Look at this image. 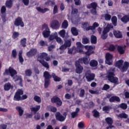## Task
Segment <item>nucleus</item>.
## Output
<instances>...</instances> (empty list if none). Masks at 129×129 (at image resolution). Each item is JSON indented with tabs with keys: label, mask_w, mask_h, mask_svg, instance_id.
I'll use <instances>...</instances> for the list:
<instances>
[{
	"label": "nucleus",
	"mask_w": 129,
	"mask_h": 129,
	"mask_svg": "<svg viewBox=\"0 0 129 129\" xmlns=\"http://www.w3.org/2000/svg\"><path fill=\"white\" fill-rule=\"evenodd\" d=\"M43 77H44V88H48L49 85H50V79L52 77L55 82H60L61 81V78L56 76V74L54 73L51 75L49 72L45 71L43 73Z\"/></svg>",
	"instance_id": "obj_1"
},
{
	"label": "nucleus",
	"mask_w": 129,
	"mask_h": 129,
	"mask_svg": "<svg viewBox=\"0 0 129 129\" xmlns=\"http://www.w3.org/2000/svg\"><path fill=\"white\" fill-rule=\"evenodd\" d=\"M115 76V74H114V71L112 72H109L107 74V77L108 80L111 83H114V84H118V78Z\"/></svg>",
	"instance_id": "obj_2"
},
{
	"label": "nucleus",
	"mask_w": 129,
	"mask_h": 129,
	"mask_svg": "<svg viewBox=\"0 0 129 129\" xmlns=\"http://www.w3.org/2000/svg\"><path fill=\"white\" fill-rule=\"evenodd\" d=\"M111 29H113V26L112 24H107V26L104 29L102 34L101 36L102 40H105L107 38V33L110 31Z\"/></svg>",
	"instance_id": "obj_3"
},
{
	"label": "nucleus",
	"mask_w": 129,
	"mask_h": 129,
	"mask_svg": "<svg viewBox=\"0 0 129 129\" xmlns=\"http://www.w3.org/2000/svg\"><path fill=\"white\" fill-rule=\"evenodd\" d=\"M87 8L89 10H90V9H92L90 10V13L91 14H92V15H94V16H95V15H97V3H96V2H93L90 4L88 5Z\"/></svg>",
	"instance_id": "obj_4"
},
{
	"label": "nucleus",
	"mask_w": 129,
	"mask_h": 129,
	"mask_svg": "<svg viewBox=\"0 0 129 129\" xmlns=\"http://www.w3.org/2000/svg\"><path fill=\"white\" fill-rule=\"evenodd\" d=\"M42 29H45V30L42 32V35L44 38H48L50 37V34H51V31H50V29L49 26L46 23H44L42 25Z\"/></svg>",
	"instance_id": "obj_5"
},
{
	"label": "nucleus",
	"mask_w": 129,
	"mask_h": 129,
	"mask_svg": "<svg viewBox=\"0 0 129 129\" xmlns=\"http://www.w3.org/2000/svg\"><path fill=\"white\" fill-rule=\"evenodd\" d=\"M24 94V91L22 89H18L16 92L15 94L14 97V100L15 101H20L22 100V96Z\"/></svg>",
	"instance_id": "obj_6"
},
{
	"label": "nucleus",
	"mask_w": 129,
	"mask_h": 129,
	"mask_svg": "<svg viewBox=\"0 0 129 129\" xmlns=\"http://www.w3.org/2000/svg\"><path fill=\"white\" fill-rule=\"evenodd\" d=\"M9 74L11 75V77H14L15 75H17L18 73L16 70L14 69V68L10 67L8 69H6L5 72L3 73V75H9Z\"/></svg>",
	"instance_id": "obj_7"
},
{
	"label": "nucleus",
	"mask_w": 129,
	"mask_h": 129,
	"mask_svg": "<svg viewBox=\"0 0 129 129\" xmlns=\"http://www.w3.org/2000/svg\"><path fill=\"white\" fill-rule=\"evenodd\" d=\"M63 116L61 114V113H60V112H57L55 113V118L57 120H58V121H64L65 119H66V117L67 116V112H63Z\"/></svg>",
	"instance_id": "obj_8"
},
{
	"label": "nucleus",
	"mask_w": 129,
	"mask_h": 129,
	"mask_svg": "<svg viewBox=\"0 0 129 129\" xmlns=\"http://www.w3.org/2000/svg\"><path fill=\"white\" fill-rule=\"evenodd\" d=\"M85 76H86L88 82H91V81L94 80V78H95V75L94 74H92L91 71L89 70H88L85 73Z\"/></svg>",
	"instance_id": "obj_9"
},
{
	"label": "nucleus",
	"mask_w": 129,
	"mask_h": 129,
	"mask_svg": "<svg viewBox=\"0 0 129 129\" xmlns=\"http://www.w3.org/2000/svg\"><path fill=\"white\" fill-rule=\"evenodd\" d=\"M14 26L16 27L20 26L22 28H24L25 27V24L24 23V21H23V18L20 17H17L14 21Z\"/></svg>",
	"instance_id": "obj_10"
},
{
	"label": "nucleus",
	"mask_w": 129,
	"mask_h": 129,
	"mask_svg": "<svg viewBox=\"0 0 129 129\" xmlns=\"http://www.w3.org/2000/svg\"><path fill=\"white\" fill-rule=\"evenodd\" d=\"M112 58H113V56L112 54H110L109 52H107L105 56V63L108 65L111 66L112 65Z\"/></svg>",
	"instance_id": "obj_11"
},
{
	"label": "nucleus",
	"mask_w": 129,
	"mask_h": 129,
	"mask_svg": "<svg viewBox=\"0 0 129 129\" xmlns=\"http://www.w3.org/2000/svg\"><path fill=\"white\" fill-rule=\"evenodd\" d=\"M51 102L52 103H56L57 106H61L62 105V101L57 96H53L51 99Z\"/></svg>",
	"instance_id": "obj_12"
},
{
	"label": "nucleus",
	"mask_w": 129,
	"mask_h": 129,
	"mask_svg": "<svg viewBox=\"0 0 129 129\" xmlns=\"http://www.w3.org/2000/svg\"><path fill=\"white\" fill-rule=\"evenodd\" d=\"M75 67H76V73L77 74H81L83 71V67L80 64L79 61L77 60L75 62Z\"/></svg>",
	"instance_id": "obj_13"
},
{
	"label": "nucleus",
	"mask_w": 129,
	"mask_h": 129,
	"mask_svg": "<svg viewBox=\"0 0 129 129\" xmlns=\"http://www.w3.org/2000/svg\"><path fill=\"white\" fill-rule=\"evenodd\" d=\"M89 58V56H88L87 55H86L85 57H81L79 59L78 61V62H79L81 64H85V65H88V64H89V61L90 59H89L88 60V58Z\"/></svg>",
	"instance_id": "obj_14"
},
{
	"label": "nucleus",
	"mask_w": 129,
	"mask_h": 129,
	"mask_svg": "<svg viewBox=\"0 0 129 129\" xmlns=\"http://www.w3.org/2000/svg\"><path fill=\"white\" fill-rule=\"evenodd\" d=\"M105 120L107 124L109 125L106 127V129L112 128L114 127V126L112 125V123H113V120H112V118L108 117L105 118Z\"/></svg>",
	"instance_id": "obj_15"
},
{
	"label": "nucleus",
	"mask_w": 129,
	"mask_h": 129,
	"mask_svg": "<svg viewBox=\"0 0 129 129\" xmlns=\"http://www.w3.org/2000/svg\"><path fill=\"white\" fill-rule=\"evenodd\" d=\"M77 47H75V53H82L83 52V50H82V48H83V45L80 42H77L76 43Z\"/></svg>",
	"instance_id": "obj_16"
},
{
	"label": "nucleus",
	"mask_w": 129,
	"mask_h": 129,
	"mask_svg": "<svg viewBox=\"0 0 129 129\" xmlns=\"http://www.w3.org/2000/svg\"><path fill=\"white\" fill-rule=\"evenodd\" d=\"M38 50L36 48H32L26 53L27 57H33V56H35L37 54Z\"/></svg>",
	"instance_id": "obj_17"
},
{
	"label": "nucleus",
	"mask_w": 129,
	"mask_h": 129,
	"mask_svg": "<svg viewBox=\"0 0 129 129\" xmlns=\"http://www.w3.org/2000/svg\"><path fill=\"white\" fill-rule=\"evenodd\" d=\"M60 24L59 23V21L56 20H54L52 21L51 23H50V27L52 29H57L59 28Z\"/></svg>",
	"instance_id": "obj_18"
},
{
	"label": "nucleus",
	"mask_w": 129,
	"mask_h": 129,
	"mask_svg": "<svg viewBox=\"0 0 129 129\" xmlns=\"http://www.w3.org/2000/svg\"><path fill=\"white\" fill-rule=\"evenodd\" d=\"M39 58L43 59L46 61H50V60H51V57L48 56V53L46 52L41 53L39 55Z\"/></svg>",
	"instance_id": "obj_19"
},
{
	"label": "nucleus",
	"mask_w": 129,
	"mask_h": 129,
	"mask_svg": "<svg viewBox=\"0 0 129 129\" xmlns=\"http://www.w3.org/2000/svg\"><path fill=\"white\" fill-rule=\"evenodd\" d=\"M113 34L114 37L117 39H121V38H122V33L118 30H114Z\"/></svg>",
	"instance_id": "obj_20"
},
{
	"label": "nucleus",
	"mask_w": 129,
	"mask_h": 129,
	"mask_svg": "<svg viewBox=\"0 0 129 129\" xmlns=\"http://www.w3.org/2000/svg\"><path fill=\"white\" fill-rule=\"evenodd\" d=\"M129 68V62L127 61H125L124 64L122 67H121L120 70L121 72H126L127 69Z\"/></svg>",
	"instance_id": "obj_21"
},
{
	"label": "nucleus",
	"mask_w": 129,
	"mask_h": 129,
	"mask_svg": "<svg viewBox=\"0 0 129 129\" xmlns=\"http://www.w3.org/2000/svg\"><path fill=\"white\" fill-rule=\"evenodd\" d=\"M93 50V46H89V47L87 51L85 52L86 56H89L91 54H94V51Z\"/></svg>",
	"instance_id": "obj_22"
},
{
	"label": "nucleus",
	"mask_w": 129,
	"mask_h": 129,
	"mask_svg": "<svg viewBox=\"0 0 129 129\" xmlns=\"http://www.w3.org/2000/svg\"><path fill=\"white\" fill-rule=\"evenodd\" d=\"M14 87L11 84V83L8 82L4 85V90L5 91H9L10 89H13Z\"/></svg>",
	"instance_id": "obj_23"
},
{
	"label": "nucleus",
	"mask_w": 129,
	"mask_h": 129,
	"mask_svg": "<svg viewBox=\"0 0 129 129\" xmlns=\"http://www.w3.org/2000/svg\"><path fill=\"white\" fill-rule=\"evenodd\" d=\"M109 101L110 102H115V101H116L117 102H120V99L118 96H112L109 99Z\"/></svg>",
	"instance_id": "obj_24"
},
{
	"label": "nucleus",
	"mask_w": 129,
	"mask_h": 129,
	"mask_svg": "<svg viewBox=\"0 0 129 129\" xmlns=\"http://www.w3.org/2000/svg\"><path fill=\"white\" fill-rule=\"evenodd\" d=\"M14 79L15 80V81H20L19 82V85L21 86H23V79H22V76H18L17 75H16V76L14 77Z\"/></svg>",
	"instance_id": "obj_25"
},
{
	"label": "nucleus",
	"mask_w": 129,
	"mask_h": 129,
	"mask_svg": "<svg viewBox=\"0 0 129 129\" xmlns=\"http://www.w3.org/2000/svg\"><path fill=\"white\" fill-rule=\"evenodd\" d=\"M117 51L119 52L120 55H122L125 52V49L123 48V47L119 45L117 47Z\"/></svg>",
	"instance_id": "obj_26"
},
{
	"label": "nucleus",
	"mask_w": 129,
	"mask_h": 129,
	"mask_svg": "<svg viewBox=\"0 0 129 129\" xmlns=\"http://www.w3.org/2000/svg\"><path fill=\"white\" fill-rule=\"evenodd\" d=\"M121 21L124 24H127L129 22V15H125L121 18Z\"/></svg>",
	"instance_id": "obj_27"
},
{
	"label": "nucleus",
	"mask_w": 129,
	"mask_h": 129,
	"mask_svg": "<svg viewBox=\"0 0 129 129\" xmlns=\"http://www.w3.org/2000/svg\"><path fill=\"white\" fill-rule=\"evenodd\" d=\"M99 27V24L97 22H94L92 26H88V30H95L96 28H98Z\"/></svg>",
	"instance_id": "obj_28"
},
{
	"label": "nucleus",
	"mask_w": 129,
	"mask_h": 129,
	"mask_svg": "<svg viewBox=\"0 0 129 129\" xmlns=\"http://www.w3.org/2000/svg\"><path fill=\"white\" fill-rule=\"evenodd\" d=\"M51 5L52 7H53V6H55V2L52 1L51 0H47L44 3V6H45L47 8L50 7Z\"/></svg>",
	"instance_id": "obj_29"
},
{
	"label": "nucleus",
	"mask_w": 129,
	"mask_h": 129,
	"mask_svg": "<svg viewBox=\"0 0 129 129\" xmlns=\"http://www.w3.org/2000/svg\"><path fill=\"white\" fill-rule=\"evenodd\" d=\"M37 11L39 12V13H41V14H45L46 12H48V11H50V10L48 8L42 9L41 7H37Z\"/></svg>",
	"instance_id": "obj_30"
},
{
	"label": "nucleus",
	"mask_w": 129,
	"mask_h": 129,
	"mask_svg": "<svg viewBox=\"0 0 129 129\" xmlns=\"http://www.w3.org/2000/svg\"><path fill=\"white\" fill-rule=\"evenodd\" d=\"M6 7L8 9H12L13 8V1L12 0H7L5 3Z\"/></svg>",
	"instance_id": "obj_31"
},
{
	"label": "nucleus",
	"mask_w": 129,
	"mask_h": 129,
	"mask_svg": "<svg viewBox=\"0 0 129 129\" xmlns=\"http://www.w3.org/2000/svg\"><path fill=\"white\" fill-rule=\"evenodd\" d=\"M39 62L43 66V67H45V68H47V69H49V63L48 62H46L44 60H39Z\"/></svg>",
	"instance_id": "obj_32"
},
{
	"label": "nucleus",
	"mask_w": 129,
	"mask_h": 129,
	"mask_svg": "<svg viewBox=\"0 0 129 129\" xmlns=\"http://www.w3.org/2000/svg\"><path fill=\"white\" fill-rule=\"evenodd\" d=\"M20 44L22 47L25 48L27 46V38H23L20 40Z\"/></svg>",
	"instance_id": "obj_33"
},
{
	"label": "nucleus",
	"mask_w": 129,
	"mask_h": 129,
	"mask_svg": "<svg viewBox=\"0 0 129 129\" xmlns=\"http://www.w3.org/2000/svg\"><path fill=\"white\" fill-rule=\"evenodd\" d=\"M89 64L91 67H96L98 65V62L95 59H92L90 61Z\"/></svg>",
	"instance_id": "obj_34"
},
{
	"label": "nucleus",
	"mask_w": 129,
	"mask_h": 129,
	"mask_svg": "<svg viewBox=\"0 0 129 129\" xmlns=\"http://www.w3.org/2000/svg\"><path fill=\"white\" fill-rule=\"evenodd\" d=\"M16 110H17V111H18L19 116H22L23 115V114H24V110H23V109H22V107L17 106L16 107Z\"/></svg>",
	"instance_id": "obj_35"
},
{
	"label": "nucleus",
	"mask_w": 129,
	"mask_h": 129,
	"mask_svg": "<svg viewBox=\"0 0 129 129\" xmlns=\"http://www.w3.org/2000/svg\"><path fill=\"white\" fill-rule=\"evenodd\" d=\"M111 22L112 25H113L114 27H116V26H117V17H116V16H113L111 18Z\"/></svg>",
	"instance_id": "obj_36"
},
{
	"label": "nucleus",
	"mask_w": 129,
	"mask_h": 129,
	"mask_svg": "<svg viewBox=\"0 0 129 129\" xmlns=\"http://www.w3.org/2000/svg\"><path fill=\"white\" fill-rule=\"evenodd\" d=\"M88 26H89V23H88V22L82 23V28H83V29H84L85 30H86L87 31L90 30H88Z\"/></svg>",
	"instance_id": "obj_37"
},
{
	"label": "nucleus",
	"mask_w": 129,
	"mask_h": 129,
	"mask_svg": "<svg viewBox=\"0 0 129 129\" xmlns=\"http://www.w3.org/2000/svg\"><path fill=\"white\" fill-rule=\"evenodd\" d=\"M68 26H69V24H68V21L67 20H64L61 24V28L67 29V28H68Z\"/></svg>",
	"instance_id": "obj_38"
},
{
	"label": "nucleus",
	"mask_w": 129,
	"mask_h": 129,
	"mask_svg": "<svg viewBox=\"0 0 129 129\" xmlns=\"http://www.w3.org/2000/svg\"><path fill=\"white\" fill-rule=\"evenodd\" d=\"M71 31L73 36H78V31H77V29L76 27H72Z\"/></svg>",
	"instance_id": "obj_39"
},
{
	"label": "nucleus",
	"mask_w": 129,
	"mask_h": 129,
	"mask_svg": "<svg viewBox=\"0 0 129 129\" xmlns=\"http://www.w3.org/2000/svg\"><path fill=\"white\" fill-rule=\"evenodd\" d=\"M122 64H123V60L120 59L116 61V66L118 67L119 69L121 68V66H122Z\"/></svg>",
	"instance_id": "obj_40"
},
{
	"label": "nucleus",
	"mask_w": 129,
	"mask_h": 129,
	"mask_svg": "<svg viewBox=\"0 0 129 129\" xmlns=\"http://www.w3.org/2000/svg\"><path fill=\"white\" fill-rule=\"evenodd\" d=\"M91 43L92 44H96L97 43V37L95 35H92L91 36Z\"/></svg>",
	"instance_id": "obj_41"
},
{
	"label": "nucleus",
	"mask_w": 129,
	"mask_h": 129,
	"mask_svg": "<svg viewBox=\"0 0 129 129\" xmlns=\"http://www.w3.org/2000/svg\"><path fill=\"white\" fill-rule=\"evenodd\" d=\"M40 108H41L40 105H36L35 107L30 108L31 111H34V112H37V111H39L40 110Z\"/></svg>",
	"instance_id": "obj_42"
},
{
	"label": "nucleus",
	"mask_w": 129,
	"mask_h": 129,
	"mask_svg": "<svg viewBox=\"0 0 129 129\" xmlns=\"http://www.w3.org/2000/svg\"><path fill=\"white\" fill-rule=\"evenodd\" d=\"M22 54H23V52L20 51L19 52V54H18V58L19 60V62L23 64V63H24V58H23V55H22Z\"/></svg>",
	"instance_id": "obj_43"
},
{
	"label": "nucleus",
	"mask_w": 129,
	"mask_h": 129,
	"mask_svg": "<svg viewBox=\"0 0 129 129\" xmlns=\"http://www.w3.org/2000/svg\"><path fill=\"white\" fill-rule=\"evenodd\" d=\"M118 107L119 108H121V109H123V110H125V109L127 108V104L124 103H122L118 105Z\"/></svg>",
	"instance_id": "obj_44"
},
{
	"label": "nucleus",
	"mask_w": 129,
	"mask_h": 129,
	"mask_svg": "<svg viewBox=\"0 0 129 129\" xmlns=\"http://www.w3.org/2000/svg\"><path fill=\"white\" fill-rule=\"evenodd\" d=\"M33 100H34V101H36L38 103H41V102H42V99H41V97H40L39 96L35 95L33 98Z\"/></svg>",
	"instance_id": "obj_45"
},
{
	"label": "nucleus",
	"mask_w": 129,
	"mask_h": 129,
	"mask_svg": "<svg viewBox=\"0 0 129 129\" xmlns=\"http://www.w3.org/2000/svg\"><path fill=\"white\" fill-rule=\"evenodd\" d=\"M58 34L61 38L64 39V38H65V35H66V31H65L64 29H62L59 32Z\"/></svg>",
	"instance_id": "obj_46"
},
{
	"label": "nucleus",
	"mask_w": 129,
	"mask_h": 129,
	"mask_svg": "<svg viewBox=\"0 0 129 129\" xmlns=\"http://www.w3.org/2000/svg\"><path fill=\"white\" fill-rule=\"evenodd\" d=\"M118 117L120 118H127L128 117V115L125 113H121L118 114Z\"/></svg>",
	"instance_id": "obj_47"
},
{
	"label": "nucleus",
	"mask_w": 129,
	"mask_h": 129,
	"mask_svg": "<svg viewBox=\"0 0 129 129\" xmlns=\"http://www.w3.org/2000/svg\"><path fill=\"white\" fill-rule=\"evenodd\" d=\"M25 73L26 76H28V77H30L32 76V74H33V72H32L31 70L27 69L25 71Z\"/></svg>",
	"instance_id": "obj_48"
},
{
	"label": "nucleus",
	"mask_w": 129,
	"mask_h": 129,
	"mask_svg": "<svg viewBox=\"0 0 129 129\" xmlns=\"http://www.w3.org/2000/svg\"><path fill=\"white\" fill-rule=\"evenodd\" d=\"M20 36V33L18 32L15 31L12 34V38L14 40L17 39Z\"/></svg>",
	"instance_id": "obj_49"
},
{
	"label": "nucleus",
	"mask_w": 129,
	"mask_h": 129,
	"mask_svg": "<svg viewBox=\"0 0 129 129\" xmlns=\"http://www.w3.org/2000/svg\"><path fill=\"white\" fill-rule=\"evenodd\" d=\"M17 50L16 49H14L12 50L11 56L14 58V59H16L17 58Z\"/></svg>",
	"instance_id": "obj_50"
},
{
	"label": "nucleus",
	"mask_w": 129,
	"mask_h": 129,
	"mask_svg": "<svg viewBox=\"0 0 129 129\" xmlns=\"http://www.w3.org/2000/svg\"><path fill=\"white\" fill-rule=\"evenodd\" d=\"M83 44H88L89 43V39H88V38L86 37V38H83L82 39V41Z\"/></svg>",
	"instance_id": "obj_51"
},
{
	"label": "nucleus",
	"mask_w": 129,
	"mask_h": 129,
	"mask_svg": "<svg viewBox=\"0 0 129 129\" xmlns=\"http://www.w3.org/2000/svg\"><path fill=\"white\" fill-rule=\"evenodd\" d=\"M93 116L94 117H99V112H98L97 110H94L93 111Z\"/></svg>",
	"instance_id": "obj_52"
},
{
	"label": "nucleus",
	"mask_w": 129,
	"mask_h": 129,
	"mask_svg": "<svg viewBox=\"0 0 129 129\" xmlns=\"http://www.w3.org/2000/svg\"><path fill=\"white\" fill-rule=\"evenodd\" d=\"M104 19L105 21H110V19H111V15L108 14H106L104 16Z\"/></svg>",
	"instance_id": "obj_53"
},
{
	"label": "nucleus",
	"mask_w": 129,
	"mask_h": 129,
	"mask_svg": "<svg viewBox=\"0 0 129 129\" xmlns=\"http://www.w3.org/2000/svg\"><path fill=\"white\" fill-rule=\"evenodd\" d=\"M84 95H85V90H84L83 89H81L80 90L79 96H80V97L83 98V97H84Z\"/></svg>",
	"instance_id": "obj_54"
},
{
	"label": "nucleus",
	"mask_w": 129,
	"mask_h": 129,
	"mask_svg": "<svg viewBox=\"0 0 129 129\" xmlns=\"http://www.w3.org/2000/svg\"><path fill=\"white\" fill-rule=\"evenodd\" d=\"M1 12L2 15L6 14V12H7V8H6V6H3L2 7Z\"/></svg>",
	"instance_id": "obj_55"
},
{
	"label": "nucleus",
	"mask_w": 129,
	"mask_h": 129,
	"mask_svg": "<svg viewBox=\"0 0 129 129\" xmlns=\"http://www.w3.org/2000/svg\"><path fill=\"white\" fill-rule=\"evenodd\" d=\"M109 51L113 52L115 50V46L113 44H110L108 47Z\"/></svg>",
	"instance_id": "obj_56"
},
{
	"label": "nucleus",
	"mask_w": 129,
	"mask_h": 129,
	"mask_svg": "<svg viewBox=\"0 0 129 129\" xmlns=\"http://www.w3.org/2000/svg\"><path fill=\"white\" fill-rule=\"evenodd\" d=\"M111 109V107L110 106H105L103 107V111H109L110 109Z\"/></svg>",
	"instance_id": "obj_57"
},
{
	"label": "nucleus",
	"mask_w": 129,
	"mask_h": 129,
	"mask_svg": "<svg viewBox=\"0 0 129 129\" xmlns=\"http://www.w3.org/2000/svg\"><path fill=\"white\" fill-rule=\"evenodd\" d=\"M50 108V111L51 112H57V108L55 107H54L53 106H49Z\"/></svg>",
	"instance_id": "obj_58"
},
{
	"label": "nucleus",
	"mask_w": 129,
	"mask_h": 129,
	"mask_svg": "<svg viewBox=\"0 0 129 129\" xmlns=\"http://www.w3.org/2000/svg\"><path fill=\"white\" fill-rule=\"evenodd\" d=\"M109 88H110V86L109 85L105 84L104 85L103 88H102V90H108Z\"/></svg>",
	"instance_id": "obj_59"
},
{
	"label": "nucleus",
	"mask_w": 129,
	"mask_h": 129,
	"mask_svg": "<svg viewBox=\"0 0 129 129\" xmlns=\"http://www.w3.org/2000/svg\"><path fill=\"white\" fill-rule=\"evenodd\" d=\"M64 45L66 46L70 47L71 46V40H68L65 41Z\"/></svg>",
	"instance_id": "obj_60"
},
{
	"label": "nucleus",
	"mask_w": 129,
	"mask_h": 129,
	"mask_svg": "<svg viewBox=\"0 0 129 129\" xmlns=\"http://www.w3.org/2000/svg\"><path fill=\"white\" fill-rule=\"evenodd\" d=\"M73 52L75 53V46H74L72 48L69 49L68 53L69 54H73Z\"/></svg>",
	"instance_id": "obj_61"
},
{
	"label": "nucleus",
	"mask_w": 129,
	"mask_h": 129,
	"mask_svg": "<svg viewBox=\"0 0 129 129\" xmlns=\"http://www.w3.org/2000/svg\"><path fill=\"white\" fill-rule=\"evenodd\" d=\"M39 44L41 46H48V43L47 42H45L44 40H40L39 42Z\"/></svg>",
	"instance_id": "obj_62"
},
{
	"label": "nucleus",
	"mask_w": 129,
	"mask_h": 129,
	"mask_svg": "<svg viewBox=\"0 0 129 129\" xmlns=\"http://www.w3.org/2000/svg\"><path fill=\"white\" fill-rule=\"evenodd\" d=\"M58 13V7L57 5H55L53 8V15H56Z\"/></svg>",
	"instance_id": "obj_63"
},
{
	"label": "nucleus",
	"mask_w": 129,
	"mask_h": 129,
	"mask_svg": "<svg viewBox=\"0 0 129 129\" xmlns=\"http://www.w3.org/2000/svg\"><path fill=\"white\" fill-rule=\"evenodd\" d=\"M41 118V117L40 116V113L37 112L36 114H35L34 116V119L35 120H39Z\"/></svg>",
	"instance_id": "obj_64"
}]
</instances>
